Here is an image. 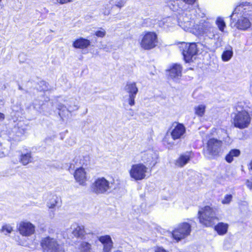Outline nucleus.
<instances>
[{"instance_id": "1", "label": "nucleus", "mask_w": 252, "mask_h": 252, "mask_svg": "<svg viewBox=\"0 0 252 252\" xmlns=\"http://www.w3.org/2000/svg\"><path fill=\"white\" fill-rule=\"evenodd\" d=\"M217 208L210 205L200 207L197 214V219L200 225L204 228H213L215 231L220 236L226 234L229 225L227 223L219 222L220 220Z\"/></svg>"}, {"instance_id": "2", "label": "nucleus", "mask_w": 252, "mask_h": 252, "mask_svg": "<svg viewBox=\"0 0 252 252\" xmlns=\"http://www.w3.org/2000/svg\"><path fill=\"white\" fill-rule=\"evenodd\" d=\"M246 102L238 101L233 109L236 111L232 118V124L236 128L240 129L248 128L252 122V112H249L245 109Z\"/></svg>"}, {"instance_id": "3", "label": "nucleus", "mask_w": 252, "mask_h": 252, "mask_svg": "<svg viewBox=\"0 0 252 252\" xmlns=\"http://www.w3.org/2000/svg\"><path fill=\"white\" fill-rule=\"evenodd\" d=\"M158 44V34L154 31L144 32L139 42L141 48L145 50H152L156 48Z\"/></svg>"}, {"instance_id": "4", "label": "nucleus", "mask_w": 252, "mask_h": 252, "mask_svg": "<svg viewBox=\"0 0 252 252\" xmlns=\"http://www.w3.org/2000/svg\"><path fill=\"white\" fill-rule=\"evenodd\" d=\"M40 246L42 252H65L58 241L49 236L43 237L40 241Z\"/></svg>"}, {"instance_id": "5", "label": "nucleus", "mask_w": 252, "mask_h": 252, "mask_svg": "<svg viewBox=\"0 0 252 252\" xmlns=\"http://www.w3.org/2000/svg\"><path fill=\"white\" fill-rule=\"evenodd\" d=\"M191 231V226L189 223L187 222H181L172 230L171 232L172 237L176 242H178L189 236Z\"/></svg>"}, {"instance_id": "6", "label": "nucleus", "mask_w": 252, "mask_h": 252, "mask_svg": "<svg viewBox=\"0 0 252 252\" xmlns=\"http://www.w3.org/2000/svg\"><path fill=\"white\" fill-rule=\"evenodd\" d=\"M92 191L97 194H107L111 189L110 182L103 177L96 179L91 186Z\"/></svg>"}, {"instance_id": "7", "label": "nucleus", "mask_w": 252, "mask_h": 252, "mask_svg": "<svg viewBox=\"0 0 252 252\" xmlns=\"http://www.w3.org/2000/svg\"><path fill=\"white\" fill-rule=\"evenodd\" d=\"M180 50L186 62H189L192 57L197 54V48L195 43H180Z\"/></svg>"}, {"instance_id": "8", "label": "nucleus", "mask_w": 252, "mask_h": 252, "mask_svg": "<svg viewBox=\"0 0 252 252\" xmlns=\"http://www.w3.org/2000/svg\"><path fill=\"white\" fill-rule=\"evenodd\" d=\"M148 168L143 163H139L131 165L129 171L130 177L135 181H140L145 178Z\"/></svg>"}, {"instance_id": "9", "label": "nucleus", "mask_w": 252, "mask_h": 252, "mask_svg": "<svg viewBox=\"0 0 252 252\" xmlns=\"http://www.w3.org/2000/svg\"><path fill=\"white\" fill-rule=\"evenodd\" d=\"M222 142L215 138H210L206 145L208 154L213 158L220 156L221 152Z\"/></svg>"}, {"instance_id": "10", "label": "nucleus", "mask_w": 252, "mask_h": 252, "mask_svg": "<svg viewBox=\"0 0 252 252\" xmlns=\"http://www.w3.org/2000/svg\"><path fill=\"white\" fill-rule=\"evenodd\" d=\"M169 130H170V135L173 140L182 138L186 131L184 124L177 122L172 123Z\"/></svg>"}, {"instance_id": "11", "label": "nucleus", "mask_w": 252, "mask_h": 252, "mask_svg": "<svg viewBox=\"0 0 252 252\" xmlns=\"http://www.w3.org/2000/svg\"><path fill=\"white\" fill-rule=\"evenodd\" d=\"M19 233L23 236H30L34 234L35 231V226L30 222L22 221L18 227Z\"/></svg>"}, {"instance_id": "12", "label": "nucleus", "mask_w": 252, "mask_h": 252, "mask_svg": "<svg viewBox=\"0 0 252 252\" xmlns=\"http://www.w3.org/2000/svg\"><path fill=\"white\" fill-rule=\"evenodd\" d=\"M74 178L80 185L85 186L87 185V177L85 169L82 167L77 168L73 173Z\"/></svg>"}, {"instance_id": "13", "label": "nucleus", "mask_w": 252, "mask_h": 252, "mask_svg": "<svg viewBox=\"0 0 252 252\" xmlns=\"http://www.w3.org/2000/svg\"><path fill=\"white\" fill-rule=\"evenodd\" d=\"M167 71L168 76L171 78H178L182 76V66L180 64L173 63Z\"/></svg>"}, {"instance_id": "14", "label": "nucleus", "mask_w": 252, "mask_h": 252, "mask_svg": "<svg viewBox=\"0 0 252 252\" xmlns=\"http://www.w3.org/2000/svg\"><path fill=\"white\" fill-rule=\"evenodd\" d=\"M98 240L103 245V252H110L113 248V241L108 235L100 236Z\"/></svg>"}, {"instance_id": "15", "label": "nucleus", "mask_w": 252, "mask_h": 252, "mask_svg": "<svg viewBox=\"0 0 252 252\" xmlns=\"http://www.w3.org/2000/svg\"><path fill=\"white\" fill-rule=\"evenodd\" d=\"M91 45L90 41L83 37L76 39L72 43V46L76 49L84 50L88 48Z\"/></svg>"}, {"instance_id": "16", "label": "nucleus", "mask_w": 252, "mask_h": 252, "mask_svg": "<svg viewBox=\"0 0 252 252\" xmlns=\"http://www.w3.org/2000/svg\"><path fill=\"white\" fill-rule=\"evenodd\" d=\"M251 26V22L249 19L246 17H242L239 19L235 23V26L237 29L242 31L247 30Z\"/></svg>"}, {"instance_id": "17", "label": "nucleus", "mask_w": 252, "mask_h": 252, "mask_svg": "<svg viewBox=\"0 0 252 252\" xmlns=\"http://www.w3.org/2000/svg\"><path fill=\"white\" fill-rule=\"evenodd\" d=\"M190 159V156L185 154H181L175 160V164L179 167H183Z\"/></svg>"}, {"instance_id": "18", "label": "nucleus", "mask_w": 252, "mask_h": 252, "mask_svg": "<svg viewBox=\"0 0 252 252\" xmlns=\"http://www.w3.org/2000/svg\"><path fill=\"white\" fill-rule=\"evenodd\" d=\"M241 154L239 149H233L229 151L225 157V160L227 163H231L235 157H238Z\"/></svg>"}, {"instance_id": "19", "label": "nucleus", "mask_w": 252, "mask_h": 252, "mask_svg": "<svg viewBox=\"0 0 252 252\" xmlns=\"http://www.w3.org/2000/svg\"><path fill=\"white\" fill-rule=\"evenodd\" d=\"M72 233L77 238H84L85 235L84 226L83 225H77L76 227L74 228Z\"/></svg>"}, {"instance_id": "20", "label": "nucleus", "mask_w": 252, "mask_h": 252, "mask_svg": "<svg viewBox=\"0 0 252 252\" xmlns=\"http://www.w3.org/2000/svg\"><path fill=\"white\" fill-rule=\"evenodd\" d=\"M126 90L129 94L136 95L138 89L135 82H127L126 86Z\"/></svg>"}, {"instance_id": "21", "label": "nucleus", "mask_w": 252, "mask_h": 252, "mask_svg": "<svg viewBox=\"0 0 252 252\" xmlns=\"http://www.w3.org/2000/svg\"><path fill=\"white\" fill-rule=\"evenodd\" d=\"M32 157L31 153H27L25 154H22L20 158V162L22 164L25 165L31 162L32 161Z\"/></svg>"}, {"instance_id": "22", "label": "nucleus", "mask_w": 252, "mask_h": 252, "mask_svg": "<svg viewBox=\"0 0 252 252\" xmlns=\"http://www.w3.org/2000/svg\"><path fill=\"white\" fill-rule=\"evenodd\" d=\"M80 252H90L92 249V245L88 242H82L78 248Z\"/></svg>"}, {"instance_id": "23", "label": "nucleus", "mask_w": 252, "mask_h": 252, "mask_svg": "<svg viewBox=\"0 0 252 252\" xmlns=\"http://www.w3.org/2000/svg\"><path fill=\"white\" fill-rule=\"evenodd\" d=\"M206 106L203 104H200L194 108V113L199 117H203L205 112Z\"/></svg>"}, {"instance_id": "24", "label": "nucleus", "mask_w": 252, "mask_h": 252, "mask_svg": "<svg viewBox=\"0 0 252 252\" xmlns=\"http://www.w3.org/2000/svg\"><path fill=\"white\" fill-rule=\"evenodd\" d=\"M215 23L219 30L221 32H223L224 29L226 28V24L223 19L221 17H219L217 18Z\"/></svg>"}, {"instance_id": "25", "label": "nucleus", "mask_w": 252, "mask_h": 252, "mask_svg": "<svg viewBox=\"0 0 252 252\" xmlns=\"http://www.w3.org/2000/svg\"><path fill=\"white\" fill-rule=\"evenodd\" d=\"M233 54V53L232 50H225L222 53L221 59L223 62H227L232 58Z\"/></svg>"}, {"instance_id": "26", "label": "nucleus", "mask_w": 252, "mask_h": 252, "mask_svg": "<svg viewBox=\"0 0 252 252\" xmlns=\"http://www.w3.org/2000/svg\"><path fill=\"white\" fill-rule=\"evenodd\" d=\"M249 3L242 2L238 5L235 9L236 11H240L245 14L247 12L246 7L249 6Z\"/></svg>"}, {"instance_id": "27", "label": "nucleus", "mask_w": 252, "mask_h": 252, "mask_svg": "<svg viewBox=\"0 0 252 252\" xmlns=\"http://www.w3.org/2000/svg\"><path fill=\"white\" fill-rule=\"evenodd\" d=\"M12 228L9 225H4L2 226L1 232H3L5 235H7L11 232Z\"/></svg>"}, {"instance_id": "28", "label": "nucleus", "mask_w": 252, "mask_h": 252, "mask_svg": "<svg viewBox=\"0 0 252 252\" xmlns=\"http://www.w3.org/2000/svg\"><path fill=\"white\" fill-rule=\"evenodd\" d=\"M232 199V195L230 194H226L224 196V198L221 200L222 204H228L230 203Z\"/></svg>"}, {"instance_id": "29", "label": "nucleus", "mask_w": 252, "mask_h": 252, "mask_svg": "<svg viewBox=\"0 0 252 252\" xmlns=\"http://www.w3.org/2000/svg\"><path fill=\"white\" fill-rule=\"evenodd\" d=\"M95 35L99 37H104L106 35V32L105 30H99L95 32Z\"/></svg>"}, {"instance_id": "30", "label": "nucleus", "mask_w": 252, "mask_h": 252, "mask_svg": "<svg viewBox=\"0 0 252 252\" xmlns=\"http://www.w3.org/2000/svg\"><path fill=\"white\" fill-rule=\"evenodd\" d=\"M136 95L133 94H129V98H128V104L130 106H133L135 104V98Z\"/></svg>"}, {"instance_id": "31", "label": "nucleus", "mask_w": 252, "mask_h": 252, "mask_svg": "<svg viewBox=\"0 0 252 252\" xmlns=\"http://www.w3.org/2000/svg\"><path fill=\"white\" fill-rule=\"evenodd\" d=\"M155 252H168L162 247L157 246L155 248Z\"/></svg>"}, {"instance_id": "32", "label": "nucleus", "mask_w": 252, "mask_h": 252, "mask_svg": "<svg viewBox=\"0 0 252 252\" xmlns=\"http://www.w3.org/2000/svg\"><path fill=\"white\" fill-rule=\"evenodd\" d=\"M26 128H21L19 127H18L17 129V133H19L20 135H22L26 132ZM17 136H19V135L18 134Z\"/></svg>"}, {"instance_id": "33", "label": "nucleus", "mask_w": 252, "mask_h": 252, "mask_svg": "<svg viewBox=\"0 0 252 252\" xmlns=\"http://www.w3.org/2000/svg\"><path fill=\"white\" fill-rule=\"evenodd\" d=\"M184 2L189 5H193L197 0H182Z\"/></svg>"}, {"instance_id": "34", "label": "nucleus", "mask_w": 252, "mask_h": 252, "mask_svg": "<svg viewBox=\"0 0 252 252\" xmlns=\"http://www.w3.org/2000/svg\"><path fill=\"white\" fill-rule=\"evenodd\" d=\"M246 184L247 187L250 189H252V179L250 180H247L246 182Z\"/></svg>"}, {"instance_id": "35", "label": "nucleus", "mask_w": 252, "mask_h": 252, "mask_svg": "<svg viewBox=\"0 0 252 252\" xmlns=\"http://www.w3.org/2000/svg\"><path fill=\"white\" fill-rule=\"evenodd\" d=\"M56 0L58 3L61 4L67 3L70 2L72 1V0Z\"/></svg>"}, {"instance_id": "36", "label": "nucleus", "mask_w": 252, "mask_h": 252, "mask_svg": "<svg viewBox=\"0 0 252 252\" xmlns=\"http://www.w3.org/2000/svg\"><path fill=\"white\" fill-rule=\"evenodd\" d=\"M124 4L125 2L123 0H120L116 4V6L119 8H121L124 6Z\"/></svg>"}, {"instance_id": "37", "label": "nucleus", "mask_w": 252, "mask_h": 252, "mask_svg": "<svg viewBox=\"0 0 252 252\" xmlns=\"http://www.w3.org/2000/svg\"><path fill=\"white\" fill-rule=\"evenodd\" d=\"M40 84H42L43 86H44L45 87L44 89V91H46V90H48V83L47 82H46V81H41L40 82Z\"/></svg>"}, {"instance_id": "38", "label": "nucleus", "mask_w": 252, "mask_h": 252, "mask_svg": "<svg viewBox=\"0 0 252 252\" xmlns=\"http://www.w3.org/2000/svg\"><path fill=\"white\" fill-rule=\"evenodd\" d=\"M149 160L146 162V164H149V166L153 167L155 165L156 162L151 161L150 158H148Z\"/></svg>"}, {"instance_id": "39", "label": "nucleus", "mask_w": 252, "mask_h": 252, "mask_svg": "<svg viewBox=\"0 0 252 252\" xmlns=\"http://www.w3.org/2000/svg\"><path fill=\"white\" fill-rule=\"evenodd\" d=\"M57 201H55V203L51 204L48 206L49 208H54L56 205Z\"/></svg>"}, {"instance_id": "40", "label": "nucleus", "mask_w": 252, "mask_h": 252, "mask_svg": "<svg viewBox=\"0 0 252 252\" xmlns=\"http://www.w3.org/2000/svg\"><path fill=\"white\" fill-rule=\"evenodd\" d=\"M4 119V115L3 113H0V122L2 121Z\"/></svg>"}, {"instance_id": "41", "label": "nucleus", "mask_w": 252, "mask_h": 252, "mask_svg": "<svg viewBox=\"0 0 252 252\" xmlns=\"http://www.w3.org/2000/svg\"><path fill=\"white\" fill-rule=\"evenodd\" d=\"M248 169L249 170L252 171V159L250 161L249 166H248Z\"/></svg>"}, {"instance_id": "42", "label": "nucleus", "mask_w": 252, "mask_h": 252, "mask_svg": "<svg viewBox=\"0 0 252 252\" xmlns=\"http://www.w3.org/2000/svg\"><path fill=\"white\" fill-rule=\"evenodd\" d=\"M114 252H123L120 250H116V251H114Z\"/></svg>"}, {"instance_id": "43", "label": "nucleus", "mask_w": 252, "mask_h": 252, "mask_svg": "<svg viewBox=\"0 0 252 252\" xmlns=\"http://www.w3.org/2000/svg\"><path fill=\"white\" fill-rule=\"evenodd\" d=\"M59 115H60L61 117H62L61 114V113H60V112L59 113Z\"/></svg>"}, {"instance_id": "44", "label": "nucleus", "mask_w": 252, "mask_h": 252, "mask_svg": "<svg viewBox=\"0 0 252 252\" xmlns=\"http://www.w3.org/2000/svg\"><path fill=\"white\" fill-rule=\"evenodd\" d=\"M19 89H22L21 87L20 86L19 87Z\"/></svg>"}, {"instance_id": "45", "label": "nucleus", "mask_w": 252, "mask_h": 252, "mask_svg": "<svg viewBox=\"0 0 252 252\" xmlns=\"http://www.w3.org/2000/svg\"><path fill=\"white\" fill-rule=\"evenodd\" d=\"M1 0H0V1H1Z\"/></svg>"}]
</instances>
